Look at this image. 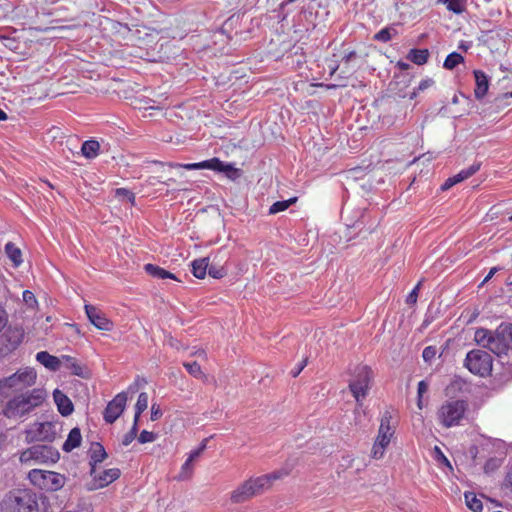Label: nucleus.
<instances>
[{
  "label": "nucleus",
  "instance_id": "obj_1",
  "mask_svg": "<svg viewBox=\"0 0 512 512\" xmlns=\"http://www.w3.org/2000/svg\"><path fill=\"white\" fill-rule=\"evenodd\" d=\"M0 512H48L45 497L30 488H12L0 500Z\"/></svg>",
  "mask_w": 512,
  "mask_h": 512
},
{
  "label": "nucleus",
  "instance_id": "obj_2",
  "mask_svg": "<svg viewBox=\"0 0 512 512\" xmlns=\"http://www.w3.org/2000/svg\"><path fill=\"white\" fill-rule=\"evenodd\" d=\"M46 393L42 389L26 390L11 397L0 406V416L7 419L20 420L29 415L45 401Z\"/></svg>",
  "mask_w": 512,
  "mask_h": 512
},
{
  "label": "nucleus",
  "instance_id": "obj_3",
  "mask_svg": "<svg viewBox=\"0 0 512 512\" xmlns=\"http://www.w3.org/2000/svg\"><path fill=\"white\" fill-rule=\"evenodd\" d=\"M288 474V470L281 469L269 474L251 477L231 492L230 500L234 504L247 502L253 497L270 489L274 481L282 479Z\"/></svg>",
  "mask_w": 512,
  "mask_h": 512
},
{
  "label": "nucleus",
  "instance_id": "obj_4",
  "mask_svg": "<svg viewBox=\"0 0 512 512\" xmlns=\"http://www.w3.org/2000/svg\"><path fill=\"white\" fill-rule=\"evenodd\" d=\"M373 377V371L368 365L359 364L354 368L348 387L359 405L368 395Z\"/></svg>",
  "mask_w": 512,
  "mask_h": 512
},
{
  "label": "nucleus",
  "instance_id": "obj_5",
  "mask_svg": "<svg viewBox=\"0 0 512 512\" xmlns=\"http://www.w3.org/2000/svg\"><path fill=\"white\" fill-rule=\"evenodd\" d=\"M37 373L32 368H24L0 379V397L7 396V390L13 392L25 390L36 383Z\"/></svg>",
  "mask_w": 512,
  "mask_h": 512
},
{
  "label": "nucleus",
  "instance_id": "obj_6",
  "mask_svg": "<svg viewBox=\"0 0 512 512\" xmlns=\"http://www.w3.org/2000/svg\"><path fill=\"white\" fill-rule=\"evenodd\" d=\"M28 480L33 486L41 490L55 492L63 488L66 477L55 471L32 469L28 473Z\"/></svg>",
  "mask_w": 512,
  "mask_h": 512
},
{
  "label": "nucleus",
  "instance_id": "obj_7",
  "mask_svg": "<svg viewBox=\"0 0 512 512\" xmlns=\"http://www.w3.org/2000/svg\"><path fill=\"white\" fill-rule=\"evenodd\" d=\"M391 422V413L389 411H385L381 416L378 434L371 449V457L373 459L378 460L383 458L385 450L389 446L391 439L395 434V427Z\"/></svg>",
  "mask_w": 512,
  "mask_h": 512
},
{
  "label": "nucleus",
  "instance_id": "obj_8",
  "mask_svg": "<svg viewBox=\"0 0 512 512\" xmlns=\"http://www.w3.org/2000/svg\"><path fill=\"white\" fill-rule=\"evenodd\" d=\"M467 410V403L464 400H447L437 411V418L440 424L446 428L459 425Z\"/></svg>",
  "mask_w": 512,
  "mask_h": 512
},
{
  "label": "nucleus",
  "instance_id": "obj_9",
  "mask_svg": "<svg viewBox=\"0 0 512 512\" xmlns=\"http://www.w3.org/2000/svg\"><path fill=\"white\" fill-rule=\"evenodd\" d=\"M170 168H183L186 170H199V169H210L218 172H225L230 179H235L239 176V169L235 168L230 163H224L219 158L214 157L209 160H205L198 163H166Z\"/></svg>",
  "mask_w": 512,
  "mask_h": 512
},
{
  "label": "nucleus",
  "instance_id": "obj_10",
  "mask_svg": "<svg viewBox=\"0 0 512 512\" xmlns=\"http://www.w3.org/2000/svg\"><path fill=\"white\" fill-rule=\"evenodd\" d=\"M59 452L49 445H34L20 454V462L24 464L34 463H56L59 460Z\"/></svg>",
  "mask_w": 512,
  "mask_h": 512
},
{
  "label": "nucleus",
  "instance_id": "obj_11",
  "mask_svg": "<svg viewBox=\"0 0 512 512\" xmlns=\"http://www.w3.org/2000/svg\"><path fill=\"white\" fill-rule=\"evenodd\" d=\"M465 366L475 375L486 376L492 370V357L487 351L472 350L466 355Z\"/></svg>",
  "mask_w": 512,
  "mask_h": 512
},
{
  "label": "nucleus",
  "instance_id": "obj_12",
  "mask_svg": "<svg viewBox=\"0 0 512 512\" xmlns=\"http://www.w3.org/2000/svg\"><path fill=\"white\" fill-rule=\"evenodd\" d=\"M127 403V394L126 392L118 393L106 406L103 417L104 420L112 424L114 423L120 415L123 413L125 406Z\"/></svg>",
  "mask_w": 512,
  "mask_h": 512
},
{
  "label": "nucleus",
  "instance_id": "obj_13",
  "mask_svg": "<svg viewBox=\"0 0 512 512\" xmlns=\"http://www.w3.org/2000/svg\"><path fill=\"white\" fill-rule=\"evenodd\" d=\"M24 330L20 327L6 326L0 336V343L7 350H15L23 341Z\"/></svg>",
  "mask_w": 512,
  "mask_h": 512
},
{
  "label": "nucleus",
  "instance_id": "obj_14",
  "mask_svg": "<svg viewBox=\"0 0 512 512\" xmlns=\"http://www.w3.org/2000/svg\"><path fill=\"white\" fill-rule=\"evenodd\" d=\"M85 312L89 321L99 330L111 331L113 329V322L108 319L99 308L87 304L85 305Z\"/></svg>",
  "mask_w": 512,
  "mask_h": 512
},
{
  "label": "nucleus",
  "instance_id": "obj_15",
  "mask_svg": "<svg viewBox=\"0 0 512 512\" xmlns=\"http://www.w3.org/2000/svg\"><path fill=\"white\" fill-rule=\"evenodd\" d=\"M53 398L57 405L58 411L62 416H69L74 410V406L70 398L61 390L55 389Z\"/></svg>",
  "mask_w": 512,
  "mask_h": 512
},
{
  "label": "nucleus",
  "instance_id": "obj_16",
  "mask_svg": "<svg viewBox=\"0 0 512 512\" xmlns=\"http://www.w3.org/2000/svg\"><path fill=\"white\" fill-rule=\"evenodd\" d=\"M475 89L474 95L477 100L483 99L489 89V81L487 75L481 70H474Z\"/></svg>",
  "mask_w": 512,
  "mask_h": 512
},
{
  "label": "nucleus",
  "instance_id": "obj_17",
  "mask_svg": "<svg viewBox=\"0 0 512 512\" xmlns=\"http://www.w3.org/2000/svg\"><path fill=\"white\" fill-rule=\"evenodd\" d=\"M487 349H489L491 352L498 356L509 353L507 344L504 341V339H502L500 326L495 331V334L492 337L490 343L488 344Z\"/></svg>",
  "mask_w": 512,
  "mask_h": 512
},
{
  "label": "nucleus",
  "instance_id": "obj_18",
  "mask_svg": "<svg viewBox=\"0 0 512 512\" xmlns=\"http://www.w3.org/2000/svg\"><path fill=\"white\" fill-rule=\"evenodd\" d=\"M121 475L120 469L110 468L103 471L98 477H95L97 488H103L117 480Z\"/></svg>",
  "mask_w": 512,
  "mask_h": 512
},
{
  "label": "nucleus",
  "instance_id": "obj_19",
  "mask_svg": "<svg viewBox=\"0 0 512 512\" xmlns=\"http://www.w3.org/2000/svg\"><path fill=\"white\" fill-rule=\"evenodd\" d=\"M37 361H39L46 368L57 371L60 368L61 361L56 356L49 354L47 351L38 352L36 355Z\"/></svg>",
  "mask_w": 512,
  "mask_h": 512
},
{
  "label": "nucleus",
  "instance_id": "obj_20",
  "mask_svg": "<svg viewBox=\"0 0 512 512\" xmlns=\"http://www.w3.org/2000/svg\"><path fill=\"white\" fill-rule=\"evenodd\" d=\"M82 440L81 431L78 427L71 429L66 441L63 444V450L70 452L80 446Z\"/></svg>",
  "mask_w": 512,
  "mask_h": 512
},
{
  "label": "nucleus",
  "instance_id": "obj_21",
  "mask_svg": "<svg viewBox=\"0 0 512 512\" xmlns=\"http://www.w3.org/2000/svg\"><path fill=\"white\" fill-rule=\"evenodd\" d=\"M107 458V453L100 443H95L91 447L90 464L92 465L91 473L95 471V465L103 462Z\"/></svg>",
  "mask_w": 512,
  "mask_h": 512
},
{
  "label": "nucleus",
  "instance_id": "obj_22",
  "mask_svg": "<svg viewBox=\"0 0 512 512\" xmlns=\"http://www.w3.org/2000/svg\"><path fill=\"white\" fill-rule=\"evenodd\" d=\"M144 270L150 276H152L154 278H158V279H167V278H169V279L177 280V277L173 273H171V272H169V271H167V270H165V269H163V268H161V267H159L157 265H154V264H150V263L146 264L144 266Z\"/></svg>",
  "mask_w": 512,
  "mask_h": 512
},
{
  "label": "nucleus",
  "instance_id": "obj_23",
  "mask_svg": "<svg viewBox=\"0 0 512 512\" xmlns=\"http://www.w3.org/2000/svg\"><path fill=\"white\" fill-rule=\"evenodd\" d=\"M55 426L51 422H44L38 424V437L40 441H53L55 439L56 432L54 431Z\"/></svg>",
  "mask_w": 512,
  "mask_h": 512
},
{
  "label": "nucleus",
  "instance_id": "obj_24",
  "mask_svg": "<svg viewBox=\"0 0 512 512\" xmlns=\"http://www.w3.org/2000/svg\"><path fill=\"white\" fill-rule=\"evenodd\" d=\"M5 253L13 263L14 267L17 268L22 264V252L13 242H8L5 245Z\"/></svg>",
  "mask_w": 512,
  "mask_h": 512
},
{
  "label": "nucleus",
  "instance_id": "obj_25",
  "mask_svg": "<svg viewBox=\"0 0 512 512\" xmlns=\"http://www.w3.org/2000/svg\"><path fill=\"white\" fill-rule=\"evenodd\" d=\"M192 274L198 279H204L207 273V268L209 266V258H199L195 259L192 263Z\"/></svg>",
  "mask_w": 512,
  "mask_h": 512
},
{
  "label": "nucleus",
  "instance_id": "obj_26",
  "mask_svg": "<svg viewBox=\"0 0 512 512\" xmlns=\"http://www.w3.org/2000/svg\"><path fill=\"white\" fill-rule=\"evenodd\" d=\"M407 58L416 65H424L429 58V51L427 49H411Z\"/></svg>",
  "mask_w": 512,
  "mask_h": 512
},
{
  "label": "nucleus",
  "instance_id": "obj_27",
  "mask_svg": "<svg viewBox=\"0 0 512 512\" xmlns=\"http://www.w3.org/2000/svg\"><path fill=\"white\" fill-rule=\"evenodd\" d=\"M99 149H100V144L98 141L87 140L82 144L81 152L86 158L92 159L98 155Z\"/></svg>",
  "mask_w": 512,
  "mask_h": 512
},
{
  "label": "nucleus",
  "instance_id": "obj_28",
  "mask_svg": "<svg viewBox=\"0 0 512 512\" xmlns=\"http://www.w3.org/2000/svg\"><path fill=\"white\" fill-rule=\"evenodd\" d=\"M494 334L495 332L493 333L491 330H488L486 328H478L475 331L474 340L478 345L487 348Z\"/></svg>",
  "mask_w": 512,
  "mask_h": 512
},
{
  "label": "nucleus",
  "instance_id": "obj_29",
  "mask_svg": "<svg viewBox=\"0 0 512 512\" xmlns=\"http://www.w3.org/2000/svg\"><path fill=\"white\" fill-rule=\"evenodd\" d=\"M481 164L480 163H474L469 168L461 170L459 173L453 176L454 182L456 184L468 179L472 175H474L477 171L480 170Z\"/></svg>",
  "mask_w": 512,
  "mask_h": 512
},
{
  "label": "nucleus",
  "instance_id": "obj_30",
  "mask_svg": "<svg viewBox=\"0 0 512 512\" xmlns=\"http://www.w3.org/2000/svg\"><path fill=\"white\" fill-rule=\"evenodd\" d=\"M467 507L474 512H481L483 509L482 501L477 498L474 492L464 494Z\"/></svg>",
  "mask_w": 512,
  "mask_h": 512
},
{
  "label": "nucleus",
  "instance_id": "obj_31",
  "mask_svg": "<svg viewBox=\"0 0 512 512\" xmlns=\"http://www.w3.org/2000/svg\"><path fill=\"white\" fill-rule=\"evenodd\" d=\"M66 361V367L71 370L72 374L80 377H84V366H82L77 359L71 356H63Z\"/></svg>",
  "mask_w": 512,
  "mask_h": 512
},
{
  "label": "nucleus",
  "instance_id": "obj_32",
  "mask_svg": "<svg viewBox=\"0 0 512 512\" xmlns=\"http://www.w3.org/2000/svg\"><path fill=\"white\" fill-rule=\"evenodd\" d=\"M442 2L447 10L455 13L461 14L465 11L466 1L467 0H439Z\"/></svg>",
  "mask_w": 512,
  "mask_h": 512
},
{
  "label": "nucleus",
  "instance_id": "obj_33",
  "mask_svg": "<svg viewBox=\"0 0 512 512\" xmlns=\"http://www.w3.org/2000/svg\"><path fill=\"white\" fill-rule=\"evenodd\" d=\"M464 62V57L458 52H452L447 55L444 60L443 67L447 70H452L459 64Z\"/></svg>",
  "mask_w": 512,
  "mask_h": 512
},
{
  "label": "nucleus",
  "instance_id": "obj_34",
  "mask_svg": "<svg viewBox=\"0 0 512 512\" xmlns=\"http://www.w3.org/2000/svg\"><path fill=\"white\" fill-rule=\"evenodd\" d=\"M297 197H292L288 200L276 201L269 208V214H277L287 210L292 204L296 203Z\"/></svg>",
  "mask_w": 512,
  "mask_h": 512
},
{
  "label": "nucleus",
  "instance_id": "obj_35",
  "mask_svg": "<svg viewBox=\"0 0 512 512\" xmlns=\"http://www.w3.org/2000/svg\"><path fill=\"white\" fill-rule=\"evenodd\" d=\"M147 407H148V394L146 392H142L139 394L136 405H135L134 420L139 421L140 415L147 409Z\"/></svg>",
  "mask_w": 512,
  "mask_h": 512
},
{
  "label": "nucleus",
  "instance_id": "obj_36",
  "mask_svg": "<svg viewBox=\"0 0 512 512\" xmlns=\"http://www.w3.org/2000/svg\"><path fill=\"white\" fill-rule=\"evenodd\" d=\"M397 34V31L392 27H385L382 28L380 31H378L374 36L373 39L375 41L379 42H388L392 39L394 35Z\"/></svg>",
  "mask_w": 512,
  "mask_h": 512
},
{
  "label": "nucleus",
  "instance_id": "obj_37",
  "mask_svg": "<svg viewBox=\"0 0 512 512\" xmlns=\"http://www.w3.org/2000/svg\"><path fill=\"white\" fill-rule=\"evenodd\" d=\"M194 471L193 461L191 459H186L183 463L180 473L177 477L178 480H188L192 477Z\"/></svg>",
  "mask_w": 512,
  "mask_h": 512
},
{
  "label": "nucleus",
  "instance_id": "obj_38",
  "mask_svg": "<svg viewBox=\"0 0 512 512\" xmlns=\"http://www.w3.org/2000/svg\"><path fill=\"white\" fill-rule=\"evenodd\" d=\"M500 328L502 339L506 342L508 350L512 352V324H501Z\"/></svg>",
  "mask_w": 512,
  "mask_h": 512
},
{
  "label": "nucleus",
  "instance_id": "obj_39",
  "mask_svg": "<svg viewBox=\"0 0 512 512\" xmlns=\"http://www.w3.org/2000/svg\"><path fill=\"white\" fill-rule=\"evenodd\" d=\"M183 366L186 368L188 373L195 378H202L204 376L201 366L196 361L191 363L185 362L183 363Z\"/></svg>",
  "mask_w": 512,
  "mask_h": 512
},
{
  "label": "nucleus",
  "instance_id": "obj_40",
  "mask_svg": "<svg viewBox=\"0 0 512 512\" xmlns=\"http://www.w3.org/2000/svg\"><path fill=\"white\" fill-rule=\"evenodd\" d=\"M138 432V421H133V426L128 433H126L122 439V445L128 446L137 436Z\"/></svg>",
  "mask_w": 512,
  "mask_h": 512
},
{
  "label": "nucleus",
  "instance_id": "obj_41",
  "mask_svg": "<svg viewBox=\"0 0 512 512\" xmlns=\"http://www.w3.org/2000/svg\"><path fill=\"white\" fill-rule=\"evenodd\" d=\"M434 84V81L430 78H427V79H423L418 87L413 91L412 95H411V99H413L414 97H416V95L419 93V92H422L426 89H428L429 87H431L432 85Z\"/></svg>",
  "mask_w": 512,
  "mask_h": 512
},
{
  "label": "nucleus",
  "instance_id": "obj_42",
  "mask_svg": "<svg viewBox=\"0 0 512 512\" xmlns=\"http://www.w3.org/2000/svg\"><path fill=\"white\" fill-rule=\"evenodd\" d=\"M206 447H207V439H204L197 449L191 451V453L188 456V459L195 461L204 452Z\"/></svg>",
  "mask_w": 512,
  "mask_h": 512
},
{
  "label": "nucleus",
  "instance_id": "obj_43",
  "mask_svg": "<svg viewBox=\"0 0 512 512\" xmlns=\"http://www.w3.org/2000/svg\"><path fill=\"white\" fill-rule=\"evenodd\" d=\"M155 439L156 434L147 430H143L138 437V441L142 444L153 442Z\"/></svg>",
  "mask_w": 512,
  "mask_h": 512
},
{
  "label": "nucleus",
  "instance_id": "obj_44",
  "mask_svg": "<svg viewBox=\"0 0 512 512\" xmlns=\"http://www.w3.org/2000/svg\"><path fill=\"white\" fill-rule=\"evenodd\" d=\"M436 353H437V350L434 346H427L423 350L422 357H423L424 361L429 362L433 358H435Z\"/></svg>",
  "mask_w": 512,
  "mask_h": 512
},
{
  "label": "nucleus",
  "instance_id": "obj_45",
  "mask_svg": "<svg viewBox=\"0 0 512 512\" xmlns=\"http://www.w3.org/2000/svg\"><path fill=\"white\" fill-rule=\"evenodd\" d=\"M357 58V52L355 50H344L341 61L345 66H348L349 63Z\"/></svg>",
  "mask_w": 512,
  "mask_h": 512
},
{
  "label": "nucleus",
  "instance_id": "obj_46",
  "mask_svg": "<svg viewBox=\"0 0 512 512\" xmlns=\"http://www.w3.org/2000/svg\"><path fill=\"white\" fill-rule=\"evenodd\" d=\"M23 301L30 307H33L37 304L36 297L33 292L29 290H25L23 292Z\"/></svg>",
  "mask_w": 512,
  "mask_h": 512
},
{
  "label": "nucleus",
  "instance_id": "obj_47",
  "mask_svg": "<svg viewBox=\"0 0 512 512\" xmlns=\"http://www.w3.org/2000/svg\"><path fill=\"white\" fill-rule=\"evenodd\" d=\"M421 283L419 282L415 287L414 289L409 293L408 297H407V300L406 302L408 304H414L416 303L417 301V297H418V290H419V287H420Z\"/></svg>",
  "mask_w": 512,
  "mask_h": 512
},
{
  "label": "nucleus",
  "instance_id": "obj_48",
  "mask_svg": "<svg viewBox=\"0 0 512 512\" xmlns=\"http://www.w3.org/2000/svg\"><path fill=\"white\" fill-rule=\"evenodd\" d=\"M428 390V384L426 383V381L422 380L418 383V387H417V396H420V398H423V395L427 392Z\"/></svg>",
  "mask_w": 512,
  "mask_h": 512
},
{
  "label": "nucleus",
  "instance_id": "obj_49",
  "mask_svg": "<svg viewBox=\"0 0 512 512\" xmlns=\"http://www.w3.org/2000/svg\"><path fill=\"white\" fill-rule=\"evenodd\" d=\"M435 453L437 454V458L439 461L444 463L445 465L451 467L449 460L446 458V456L442 453L439 447H435Z\"/></svg>",
  "mask_w": 512,
  "mask_h": 512
},
{
  "label": "nucleus",
  "instance_id": "obj_50",
  "mask_svg": "<svg viewBox=\"0 0 512 512\" xmlns=\"http://www.w3.org/2000/svg\"><path fill=\"white\" fill-rule=\"evenodd\" d=\"M161 415H162V412H161L160 408L158 406H156L155 404L152 405V408H151V420L155 421L158 418H160Z\"/></svg>",
  "mask_w": 512,
  "mask_h": 512
},
{
  "label": "nucleus",
  "instance_id": "obj_51",
  "mask_svg": "<svg viewBox=\"0 0 512 512\" xmlns=\"http://www.w3.org/2000/svg\"><path fill=\"white\" fill-rule=\"evenodd\" d=\"M209 275L215 279H219V278H222L224 276V273H223V270L222 269H215L213 267H211L208 271Z\"/></svg>",
  "mask_w": 512,
  "mask_h": 512
},
{
  "label": "nucleus",
  "instance_id": "obj_52",
  "mask_svg": "<svg viewBox=\"0 0 512 512\" xmlns=\"http://www.w3.org/2000/svg\"><path fill=\"white\" fill-rule=\"evenodd\" d=\"M117 195H123L126 196L129 200H134V194L124 188L117 189Z\"/></svg>",
  "mask_w": 512,
  "mask_h": 512
},
{
  "label": "nucleus",
  "instance_id": "obj_53",
  "mask_svg": "<svg viewBox=\"0 0 512 512\" xmlns=\"http://www.w3.org/2000/svg\"><path fill=\"white\" fill-rule=\"evenodd\" d=\"M454 185H456V182H454V178L453 176L448 178L444 183L443 185L441 186V189L443 191H446L448 189H450L451 187H453Z\"/></svg>",
  "mask_w": 512,
  "mask_h": 512
},
{
  "label": "nucleus",
  "instance_id": "obj_54",
  "mask_svg": "<svg viewBox=\"0 0 512 512\" xmlns=\"http://www.w3.org/2000/svg\"><path fill=\"white\" fill-rule=\"evenodd\" d=\"M499 270V268L497 267H493L490 269L489 273L487 274V276L484 278V280L482 281L481 285H484L485 283H487L494 275L495 273Z\"/></svg>",
  "mask_w": 512,
  "mask_h": 512
},
{
  "label": "nucleus",
  "instance_id": "obj_55",
  "mask_svg": "<svg viewBox=\"0 0 512 512\" xmlns=\"http://www.w3.org/2000/svg\"><path fill=\"white\" fill-rule=\"evenodd\" d=\"M397 67L402 70V71H405V70H408L410 68V65L406 62H403V61H398L397 62Z\"/></svg>",
  "mask_w": 512,
  "mask_h": 512
},
{
  "label": "nucleus",
  "instance_id": "obj_56",
  "mask_svg": "<svg viewBox=\"0 0 512 512\" xmlns=\"http://www.w3.org/2000/svg\"><path fill=\"white\" fill-rule=\"evenodd\" d=\"M147 182L151 185H155L157 182L161 183L162 181L152 176L148 178Z\"/></svg>",
  "mask_w": 512,
  "mask_h": 512
},
{
  "label": "nucleus",
  "instance_id": "obj_57",
  "mask_svg": "<svg viewBox=\"0 0 512 512\" xmlns=\"http://www.w3.org/2000/svg\"><path fill=\"white\" fill-rule=\"evenodd\" d=\"M417 407L422 410L424 405H423V398H420V396H417Z\"/></svg>",
  "mask_w": 512,
  "mask_h": 512
},
{
  "label": "nucleus",
  "instance_id": "obj_58",
  "mask_svg": "<svg viewBox=\"0 0 512 512\" xmlns=\"http://www.w3.org/2000/svg\"><path fill=\"white\" fill-rule=\"evenodd\" d=\"M7 114L0 108V121L6 120Z\"/></svg>",
  "mask_w": 512,
  "mask_h": 512
},
{
  "label": "nucleus",
  "instance_id": "obj_59",
  "mask_svg": "<svg viewBox=\"0 0 512 512\" xmlns=\"http://www.w3.org/2000/svg\"><path fill=\"white\" fill-rule=\"evenodd\" d=\"M337 86L339 87H345L346 85L345 84H339V85H334V84H331V85H325V87L327 89H333V88H336Z\"/></svg>",
  "mask_w": 512,
  "mask_h": 512
},
{
  "label": "nucleus",
  "instance_id": "obj_60",
  "mask_svg": "<svg viewBox=\"0 0 512 512\" xmlns=\"http://www.w3.org/2000/svg\"><path fill=\"white\" fill-rule=\"evenodd\" d=\"M338 68H339V65H338V64H336V65L332 66V67H331V71H330V75H331V76H332V75H334V74H335V72L338 70Z\"/></svg>",
  "mask_w": 512,
  "mask_h": 512
},
{
  "label": "nucleus",
  "instance_id": "obj_61",
  "mask_svg": "<svg viewBox=\"0 0 512 512\" xmlns=\"http://www.w3.org/2000/svg\"><path fill=\"white\" fill-rule=\"evenodd\" d=\"M303 366H300L298 369H295V372H292L293 377H297L299 373L302 371Z\"/></svg>",
  "mask_w": 512,
  "mask_h": 512
},
{
  "label": "nucleus",
  "instance_id": "obj_62",
  "mask_svg": "<svg viewBox=\"0 0 512 512\" xmlns=\"http://www.w3.org/2000/svg\"><path fill=\"white\" fill-rule=\"evenodd\" d=\"M195 354L202 356V357H206V352L204 350L197 351Z\"/></svg>",
  "mask_w": 512,
  "mask_h": 512
},
{
  "label": "nucleus",
  "instance_id": "obj_63",
  "mask_svg": "<svg viewBox=\"0 0 512 512\" xmlns=\"http://www.w3.org/2000/svg\"><path fill=\"white\" fill-rule=\"evenodd\" d=\"M172 181H174V180L170 178V179H168V180H166V181H162L161 183L168 185V184H169V183H171Z\"/></svg>",
  "mask_w": 512,
  "mask_h": 512
},
{
  "label": "nucleus",
  "instance_id": "obj_64",
  "mask_svg": "<svg viewBox=\"0 0 512 512\" xmlns=\"http://www.w3.org/2000/svg\"><path fill=\"white\" fill-rule=\"evenodd\" d=\"M307 365V360H304L303 363H301V366H303V368Z\"/></svg>",
  "mask_w": 512,
  "mask_h": 512
}]
</instances>
